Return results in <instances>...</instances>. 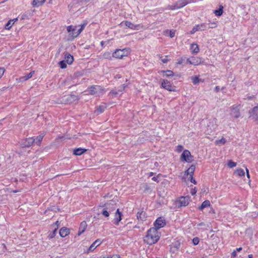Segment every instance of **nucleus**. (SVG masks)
<instances>
[{"label":"nucleus","instance_id":"obj_16","mask_svg":"<svg viewBox=\"0 0 258 258\" xmlns=\"http://www.w3.org/2000/svg\"><path fill=\"white\" fill-rule=\"evenodd\" d=\"M123 23L124 24V25H125L126 27L130 28L131 29H133V30H138V29L139 25H135L130 21H126L124 22H122L120 24V25H122Z\"/></svg>","mask_w":258,"mask_h":258},{"label":"nucleus","instance_id":"obj_61","mask_svg":"<svg viewBox=\"0 0 258 258\" xmlns=\"http://www.w3.org/2000/svg\"><path fill=\"white\" fill-rule=\"evenodd\" d=\"M181 63H182V62H181V61H178V64H181Z\"/></svg>","mask_w":258,"mask_h":258},{"label":"nucleus","instance_id":"obj_8","mask_svg":"<svg viewBox=\"0 0 258 258\" xmlns=\"http://www.w3.org/2000/svg\"><path fill=\"white\" fill-rule=\"evenodd\" d=\"M230 115L234 118H238L240 116L239 106L234 105L230 108Z\"/></svg>","mask_w":258,"mask_h":258},{"label":"nucleus","instance_id":"obj_54","mask_svg":"<svg viewBox=\"0 0 258 258\" xmlns=\"http://www.w3.org/2000/svg\"><path fill=\"white\" fill-rule=\"evenodd\" d=\"M57 102L59 103H66L67 102V100L60 101H58Z\"/></svg>","mask_w":258,"mask_h":258},{"label":"nucleus","instance_id":"obj_58","mask_svg":"<svg viewBox=\"0 0 258 258\" xmlns=\"http://www.w3.org/2000/svg\"><path fill=\"white\" fill-rule=\"evenodd\" d=\"M248 256V258H252V254H249Z\"/></svg>","mask_w":258,"mask_h":258},{"label":"nucleus","instance_id":"obj_12","mask_svg":"<svg viewBox=\"0 0 258 258\" xmlns=\"http://www.w3.org/2000/svg\"><path fill=\"white\" fill-rule=\"evenodd\" d=\"M35 139L34 138H29L22 142L21 146L22 147H29L33 145Z\"/></svg>","mask_w":258,"mask_h":258},{"label":"nucleus","instance_id":"obj_57","mask_svg":"<svg viewBox=\"0 0 258 258\" xmlns=\"http://www.w3.org/2000/svg\"><path fill=\"white\" fill-rule=\"evenodd\" d=\"M211 212L213 214L215 213V210L213 209H211Z\"/></svg>","mask_w":258,"mask_h":258},{"label":"nucleus","instance_id":"obj_35","mask_svg":"<svg viewBox=\"0 0 258 258\" xmlns=\"http://www.w3.org/2000/svg\"><path fill=\"white\" fill-rule=\"evenodd\" d=\"M226 143V140L225 138H222L220 140H217L215 142V144L218 146H222Z\"/></svg>","mask_w":258,"mask_h":258},{"label":"nucleus","instance_id":"obj_49","mask_svg":"<svg viewBox=\"0 0 258 258\" xmlns=\"http://www.w3.org/2000/svg\"><path fill=\"white\" fill-rule=\"evenodd\" d=\"M169 36L171 38H173L175 36V32L173 31H170Z\"/></svg>","mask_w":258,"mask_h":258},{"label":"nucleus","instance_id":"obj_47","mask_svg":"<svg viewBox=\"0 0 258 258\" xmlns=\"http://www.w3.org/2000/svg\"><path fill=\"white\" fill-rule=\"evenodd\" d=\"M237 256V252L236 250H234L232 253H231V257L232 258H235Z\"/></svg>","mask_w":258,"mask_h":258},{"label":"nucleus","instance_id":"obj_42","mask_svg":"<svg viewBox=\"0 0 258 258\" xmlns=\"http://www.w3.org/2000/svg\"><path fill=\"white\" fill-rule=\"evenodd\" d=\"M168 9L171 10H174L175 9H178L177 6H176L175 4L173 5H170L168 7Z\"/></svg>","mask_w":258,"mask_h":258},{"label":"nucleus","instance_id":"obj_27","mask_svg":"<svg viewBox=\"0 0 258 258\" xmlns=\"http://www.w3.org/2000/svg\"><path fill=\"white\" fill-rule=\"evenodd\" d=\"M190 49L192 53H198L200 50L199 46L196 43L191 44Z\"/></svg>","mask_w":258,"mask_h":258},{"label":"nucleus","instance_id":"obj_39","mask_svg":"<svg viewBox=\"0 0 258 258\" xmlns=\"http://www.w3.org/2000/svg\"><path fill=\"white\" fill-rule=\"evenodd\" d=\"M236 165V163L235 162L232 161V160L229 161V162L228 163V166H229V167H230L231 168L235 167Z\"/></svg>","mask_w":258,"mask_h":258},{"label":"nucleus","instance_id":"obj_14","mask_svg":"<svg viewBox=\"0 0 258 258\" xmlns=\"http://www.w3.org/2000/svg\"><path fill=\"white\" fill-rule=\"evenodd\" d=\"M205 29L206 26L204 24L197 25L193 27L192 30L190 32V34H193L197 31H204Z\"/></svg>","mask_w":258,"mask_h":258},{"label":"nucleus","instance_id":"obj_2","mask_svg":"<svg viewBox=\"0 0 258 258\" xmlns=\"http://www.w3.org/2000/svg\"><path fill=\"white\" fill-rule=\"evenodd\" d=\"M160 236V233L155 228H151L147 231L144 240L147 244L152 245L157 242Z\"/></svg>","mask_w":258,"mask_h":258},{"label":"nucleus","instance_id":"obj_22","mask_svg":"<svg viewBox=\"0 0 258 258\" xmlns=\"http://www.w3.org/2000/svg\"><path fill=\"white\" fill-rule=\"evenodd\" d=\"M17 21L18 18L10 20L5 26V29L10 30L12 28L15 22H16Z\"/></svg>","mask_w":258,"mask_h":258},{"label":"nucleus","instance_id":"obj_48","mask_svg":"<svg viewBox=\"0 0 258 258\" xmlns=\"http://www.w3.org/2000/svg\"><path fill=\"white\" fill-rule=\"evenodd\" d=\"M197 192V189H196V188H192L191 191H190V194L192 195H195Z\"/></svg>","mask_w":258,"mask_h":258},{"label":"nucleus","instance_id":"obj_15","mask_svg":"<svg viewBox=\"0 0 258 258\" xmlns=\"http://www.w3.org/2000/svg\"><path fill=\"white\" fill-rule=\"evenodd\" d=\"M104 208L110 213L115 210V204L113 202L107 203L105 204Z\"/></svg>","mask_w":258,"mask_h":258},{"label":"nucleus","instance_id":"obj_17","mask_svg":"<svg viewBox=\"0 0 258 258\" xmlns=\"http://www.w3.org/2000/svg\"><path fill=\"white\" fill-rule=\"evenodd\" d=\"M190 201V197L188 196L181 197L179 200V204L181 206H187Z\"/></svg>","mask_w":258,"mask_h":258},{"label":"nucleus","instance_id":"obj_31","mask_svg":"<svg viewBox=\"0 0 258 258\" xmlns=\"http://www.w3.org/2000/svg\"><path fill=\"white\" fill-rule=\"evenodd\" d=\"M234 173L239 177L243 176L245 175L244 171L241 168L236 169Z\"/></svg>","mask_w":258,"mask_h":258},{"label":"nucleus","instance_id":"obj_59","mask_svg":"<svg viewBox=\"0 0 258 258\" xmlns=\"http://www.w3.org/2000/svg\"><path fill=\"white\" fill-rule=\"evenodd\" d=\"M58 224H59V222L58 221H57L56 222H55V224L57 225V226H58ZM57 228H58V227H57Z\"/></svg>","mask_w":258,"mask_h":258},{"label":"nucleus","instance_id":"obj_26","mask_svg":"<svg viewBox=\"0 0 258 258\" xmlns=\"http://www.w3.org/2000/svg\"><path fill=\"white\" fill-rule=\"evenodd\" d=\"M34 74V71L31 72L29 74L26 76H22L19 78V82L25 81L31 78Z\"/></svg>","mask_w":258,"mask_h":258},{"label":"nucleus","instance_id":"obj_34","mask_svg":"<svg viewBox=\"0 0 258 258\" xmlns=\"http://www.w3.org/2000/svg\"><path fill=\"white\" fill-rule=\"evenodd\" d=\"M112 57V54H111L110 52H108V51L105 52L103 54V57L104 58L111 59Z\"/></svg>","mask_w":258,"mask_h":258},{"label":"nucleus","instance_id":"obj_51","mask_svg":"<svg viewBox=\"0 0 258 258\" xmlns=\"http://www.w3.org/2000/svg\"><path fill=\"white\" fill-rule=\"evenodd\" d=\"M167 56H166L165 58H162L161 59V61L163 62V63H166L167 61H168V59L167 58Z\"/></svg>","mask_w":258,"mask_h":258},{"label":"nucleus","instance_id":"obj_36","mask_svg":"<svg viewBox=\"0 0 258 258\" xmlns=\"http://www.w3.org/2000/svg\"><path fill=\"white\" fill-rule=\"evenodd\" d=\"M191 80L194 84H197L200 82V79L197 76L191 77Z\"/></svg>","mask_w":258,"mask_h":258},{"label":"nucleus","instance_id":"obj_60","mask_svg":"<svg viewBox=\"0 0 258 258\" xmlns=\"http://www.w3.org/2000/svg\"><path fill=\"white\" fill-rule=\"evenodd\" d=\"M84 1L85 3H87L90 1V0H84Z\"/></svg>","mask_w":258,"mask_h":258},{"label":"nucleus","instance_id":"obj_44","mask_svg":"<svg viewBox=\"0 0 258 258\" xmlns=\"http://www.w3.org/2000/svg\"><path fill=\"white\" fill-rule=\"evenodd\" d=\"M5 70L4 68H0V78L3 76Z\"/></svg>","mask_w":258,"mask_h":258},{"label":"nucleus","instance_id":"obj_62","mask_svg":"<svg viewBox=\"0 0 258 258\" xmlns=\"http://www.w3.org/2000/svg\"><path fill=\"white\" fill-rule=\"evenodd\" d=\"M216 89L218 90V89H219L218 87H216Z\"/></svg>","mask_w":258,"mask_h":258},{"label":"nucleus","instance_id":"obj_56","mask_svg":"<svg viewBox=\"0 0 258 258\" xmlns=\"http://www.w3.org/2000/svg\"><path fill=\"white\" fill-rule=\"evenodd\" d=\"M73 4L69 5V8H70V10L73 9Z\"/></svg>","mask_w":258,"mask_h":258},{"label":"nucleus","instance_id":"obj_29","mask_svg":"<svg viewBox=\"0 0 258 258\" xmlns=\"http://www.w3.org/2000/svg\"><path fill=\"white\" fill-rule=\"evenodd\" d=\"M86 151V149L81 148H77L74 150V154L76 155H81Z\"/></svg>","mask_w":258,"mask_h":258},{"label":"nucleus","instance_id":"obj_23","mask_svg":"<svg viewBox=\"0 0 258 258\" xmlns=\"http://www.w3.org/2000/svg\"><path fill=\"white\" fill-rule=\"evenodd\" d=\"M106 108V106L105 104H101L97 107L96 110L95 111V113L96 114H100L105 110Z\"/></svg>","mask_w":258,"mask_h":258},{"label":"nucleus","instance_id":"obj_33","mask_svg":"<svg viewBox=\"0 0 258 258\" xmlns=\"http://www.w3.org/2000/svg\"><path fill=\"white\" fill-rule=\"evenodd\" d=\"M223 6H220L219 9L215 10L214 11V13L217 16H218V17L221 16L223 13Z\"/></svg>","mask_w":258,"mask_h":258},{"label":"nucleus","instance_id":"obj_41","mask_svg":"<svg viewBox=\"0 0 258 258\" xmlns=\"http://www.w3.org/2000/svg\"><path fill=\"white\" fill-rule=\"evenodd\" d=\"M145 213L143 212H142L141 213L138 214L137 217L138 218H140L141 220H143L144 219V218H145Z\"/></svg>","mask_w":258,"mask_h":258},{"label":"nucleus","instance_id":"obj_25","mask_svg":"<svg viewBox=\"0 0 258 258\" xmlns=\"http://www.w3.org/2000/svg\"><path fill=\"white\" fill-rule=\"evenodd\" d=\"M46 0H33L32 5L34 7H39L42 6Z\"/></svg>","mask_w":258,"mask_h":258},{"label":"nucleus","instance_id":"obj_5","mask_svg":"<svg viewBox=\"0 0 258 258\" xmlns=\"http://www.w3.org/2000/svg\"><path fill=\"white\" fill-rule=\"evenodd\" d=\"M129 50L127 49H118L112 53V57L117 59H122L124 56H127Z\"/></svg>","mask_w":258,"mask_h":258},{"label":"nucleus","instance_id":"obj_4","mask_svg":"<svg viewBox=\"0 0 258 258\" xmlns=\"http://www.w3.org/2000/svg\"><path fill=\"white\" fill-rule=\"evenodd\" d=\"M248 118L253 121L258 122V105L250 109L248 112Z\"/></svg>","mask_w":258,"mask_h":258},{"label":"nucleus","instance_id":"obj_40","mask_svg":"<svg viewBox=\"0 0 258 258\" xmlns=\"http://www.w3.org/2000/svg\"><path fill=\"white\" fill-rule=\"evenodd\" d=\"M59 64L61 69H65L67 68V64L64 60L60 61L59 63Z\"/></svg>","mask_w":258,"mask_h":258},{"label":"nucleus","instance_id":"obj_11","mask_svg":"<svg viewBox=\"0 0 258 258\" xmlns=\"http://www.w3.org/2000/svg\"><path fill=\"white\" fill-rule=\"evenodd\" d=\"M187 61L191 64L198 66L202 63V58L200 57H192L187 59Z\"/></svg>","mask_w":258,"mask_h":258},{"label":"nucleus","instance_id":"obj_53","mask_svg":"<svg viewBox=\"0 0 258 258\" xmlns=\"http://www.w3.org/2000/svg\"><path fill=\"white\" fill-rule=\"evenodd\" d=\"M242 250V247H239L237 248L235 250H236V252H240Z\"/></svg>","mask_w":258,"mask_h":258},{"label":"nucleus","instance_id":"obj_24","mask_svg":"<svg viewBox=\"0 0 258 258\" xmlns=\"http://www.w3.org/2000/svg\"><path fill=\"white\" fill-rule=\"evenodd\" d=\"M64 57H65L66 61L69 64H71L73 62L74 57L71 54L67 52L65 53Z\"/></svg>","mask_w":258,"mask_h":258},{"label":"nucleus","instance_id":"obj_18","mask_svg":"<svg viewBox=\"0 0 258 258\" xmlns=\"http://www.w3.org/2000/svg\"><path fill=\"white\" fill-rule=\"evenodd\" d=\"M87 227V223L85 221H83L81 223L80 227L78 231V235L80 236L86 230Z\"/></svg>","mask_w":258,"mask_h":258},{"label":"nucleus","instance_id":"obj_55","mask_svg":"<svg viewBox=\"0 0 258 258\" xmlns=\"http://www.w3.org/2000/svg\"><path fill=\"white\" fill-rule=\"evenodd\" d=\"M152 180L154 181H157V177H154L152 178Z\"/></svg>","mask_w":258,"mask_h":258},{"label":"nucleus","instance_id":"obj_52","mask_svg":"<svg viewBox=\"0 0 258 258\" xmlns=\"http://www.w3.org/2000/svg\"><path fill=\"white\" fill-rule=\"evenodd\" d=\"M245 169H246V176H247V178L249 179L250 175L249 173V170L247 168H246Z\"/></svg>","mask_w":258,"mask_h":258},{"label":"nucleus","instance_id":"obj_19","mask_svg":"<svg viewBox=\"0 0 258 258\" xmlns=\"http://www.w3.org/2000/svg\"><path fill=\"white\" fill-rule=\"evenodd\" d=\"M70 234V229L66 227H62L59 230V235L62 237H64Z\"/></svg>","mask_w":258,"mask_h":258},{"label":"nucleus","instance_id":"obj_20","mask_svg":"<svg viewBox=\"0 0 258 258\" xmlns=\"http://www.w3.org/2000/svg\"><path fill=\"white\" fill-rule=\"evenodd\" d=\"M195 170V166H194V165L190 166L185 172V174L187 176V178H188V177H191V176H192Z\"/></svg>","mask_w":258,"mask_h":258},{"label":"nucleus","instance_id":"obj_50","mask_svg":"<svg viewBox=\"0 0 258 258\" xmlns=\"http://www.w3.org/2000/svg\"><path fill=\"white\" fill-rule=\"evenodd\" d=\"M187 178L188 179H190V181L192 183H193L194 184H196L197 183L196 180L193 178L192 176H191V177H188Z\"/></svg>","mask_w":258,"mask_h":258},{"label":"nucleus","instance_id":"obj_43","mask_svg":"<svg viewBox=\"0 0 258 258\" xmlns=\"http://www.w3.org/2000/svg\"><path fill=\"white\" fill-rule=\"evenodd\" d=\"M182 149H183V146L181 145H178L176 147V151L179 153V152H181Z\"/></svg>","mask_w":258,"mask_h":258},{"label":"nucleus","instance_id":"obj_38","mask_svg":"<svg viewBox=\"0 0 258 258\" xmlns=\"http://www.w3.org/2000/svg\"><path fill=\"white\" fill-rule=\"evenodd\" d=\"M102 215L105 217H108L109 216L110 213L106 210L104 208H103L102 211Z\"/></svg>","mask_w":258,"mask_h":258},{"label":"nucleus","instance_id":"obj_21","mask_svg":"<svg viewBox=\"0 0 258 258\" xmlns=\"http://www.w3.org/2000/svg\"><path fill=\"white\" fill-rule=\"evenodd\" d=\"M190 2L187 0H179L175 3V5L177 6L178 9H180L186 6Z\"/></svg>","mask_w":258,"mask_h":258},{"label":"nucleus","instance_id":"obj_37","mask_svg":"<svg viewBox=\"0 0 258 258\" xmlns=\"http://www.w3.org/2000/svg\"><path fill=\"white\" fill-rule=\"evenodd\" d=\"M57 230V228H55L54 230L53 231V232H52L51 233H49L48 236V237L49 238V239H52L56 235V231Z\"/></svg>","mask_w":258,"mask_h":258},{"label":"nucleus","instance_id":"obj_45","mask_svg":"<svg viewBox=\"0 0 258 258\" xmlns=\"http://www.w3.org/2000/svg\"><path fill=\"white\" fill-rule=\"evenodd\" d=\"M192 241L195 245H197L199 242V240L198 238H194Z\"/></svg>","mask_w":258,"mask_h":258},{"label":"nucleus","instance_id":"obj_3","mask_svg":"<svg viewBox=\"0 0 258 258\" xmlns=\"http://www.w3.org/2000/svg\"><path fill=\"white\" fill-rule=\"evenodd\" d=\"M86 92H87V94L100 96L104 93V90L101 86H95L89 88Z\"/></svg>","mask_w":258,"mask_h":258},{"label":"nucleus","instance_id":"obj_6","mask_svg":"<svg viewBox=\"0 0 258 258\" xmlns=\"http://www.w3.org/2000/svg\"><path fill=\"white\" fill-rule=\"evenodd\" d=\"M180 159L181 161H184L188 163H191L194 160L193 156L187 150H185L183 151L181 155Z\"/></svg>","mask_w":258,"mask_h":258},{"label":"nucleus","instance_id":"obj_30","mask_svg":"<svg viewBox=\"0 0 258 258\" xmlns=\"http://www.w3.org/2000/svg\"><path fill=\"white\" fill-rule=\"evenodd\" d=\"M159 73H163V76L165 77H171L173 76L174 73L170 70H167V71H161L159 72Z\"/></svg>","mask_w":258,"mask_h":258},{"label":"nucleus","instance_id":"obj_32","mask_svg":"<svg viewBox=\"0 0 258 258\" xmlns=\"http://www.w3.org/2000/svg\"><path fill=\"white\" fill-rule=\"evenodd\" d=\"M44 135L43 134L39 135L37 136L36 138H34L35 142L34 143H36V144L38 146H40L41 144V142L44 137Z\"/></svg>","mask_w":258,"mask_h":258},{"label":"nucleus","instance_id":"obj_10","mask_svg":"<svg viewBox=\"0 0 258 258\" xmlns=\"http://www.w3.org/2000/svg\"><path fill=\"white\" fill-rule=\"evenodd\" d=\"M102 241L103 240L100 239H97L89 247L87 251V253L93 251L97 246L102 243Z\"/></svg>","mask_w":258,"mask_h":258},{"label":"nucleus","instance_id":"obj_13","mask_svg":"<svg viewBox=\"0 0 258 258\" xmlns=\"http://www.w3.org/2000/svg\"><path fill=\"white\" fill-rule=\"evenodd\" d=\"M122 213L119 211V209H117L115 213V217L114 219V224L116 225H118L120 221L122 220Z\"/></svg>","mask_w":258,"mask_h":258},{"label":"nucleus","instance_id":"obj_28","mask_svg":"<svg viewBox=\"0 0 258 258\" xmlns=\"http://www.w3.org/2000/svg\"><path fill=\"white\" fill-rule=\"evenodd\" d=\"M211 206L210 202L209 200H206L203 202L200 207H199V210L202 211L204 208L210 207Z\"/></svg>","mask_w":258,"mask_h":258},{"label":"nucleus","instance_id":"obj_7","mask_svg":"<svg viewBox=\"0 0 258 258\" xmlns=\"http://www.w3.org/2000/svg\"><path fill=\"white\" fill-rule=\"evenodd\" d=\"M161 87L164 89L170 91V92H176V87L172 86L170 82L167 80H163L161 82Z\"/></svg>","mask_w":258,"mask_h":258},{"label":"nucleus","instance_id":"obj_64","mask_svg":"<svg viewBox=\"0 0 258 258\" xmlns=\"http://www.w3.org/2000/svg\"><path fill=\"white\" fill-rule=\"evenodd\" d=\"M64 97H66V96H64ZM67 99L68 98V96H67Z\"/></svg>","mask_w":258,"mask_h":258},{"label":"nucleus","instance_id":"obj_46","mask_svg":"<svg viewBox=\"0 0 258 258\" xmlns=\"http://www.w3.org/2000/svg\"><path fill=\"white\" fill-rule=\"evenodd\" d=\"M107 258H120V256L118 254H114L112 255H110L107 257Z\"/></svg>","mask_w":258,"mask_h":258},{"label":"nucleus","instance_id":"obj_63","mask_svg":"<svg viewBox=\"0 0 258 258\" xmlns=\"http://www.w3.org/2000/svg\"><path fill=\"white\" fill-rule=\"evenodd\" d=\"M152 174H153V173H152V172H151V173H150V176L152 175Z\"/></svg>","mask_w":258,"mask_h":258},{"label":"nucleus","instance_id":"obj_9","mask_svg":"<svg viewBox=\"0 0 258 258\" xmlns=\"http://www.w3.org/2000/svg\"><path fill=\"white\" fill-rule=\"evenodd\" d=\"M165 225L166 222L165 220L161 217H159L155 221L153 228H155L158 231L159 229L163 227Z\"/></svg>","mask_w":258,"mask_h":258},{"label":"nucleus","instance_id":"obj_1","mask_svg":"<svg viewBox=\"0 0 258 258\" xmlns=\"http://www.w3.org/2000/svg\"><path fill=\"white\" fill-rule=\"evenodd\" d=\"M87 25L86 22L78 25H70L67 27L69 40H72L77 38L85 29Z\"/></svg>","mask_w":258,"mask_h":258}]
</instances>
